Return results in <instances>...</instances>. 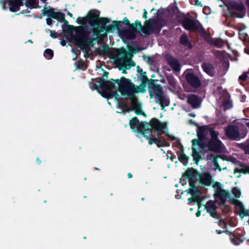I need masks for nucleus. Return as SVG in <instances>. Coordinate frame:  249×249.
I'll use <instances>...</instances> for the list:
<instances>
[{"mask_svg":"<svg viewBox=\"0 0 249 249\" xmlns=\"http://www.w3.org/2000/svg\"><path fill=\"white\" fill-rule=\"evenodd\" d=\"M105 92L109 98H113L118 101L122 98H130L131 107L137 114H141V105L138 102L135 94L145 91L144 85L137 86L131 81L124 77L120 79L111 80L102 85Z\"/></svg>","mask_w":249,"mask_h":249,"instance_id":"1","label":"nucleus"},{"mask_svg":"<svg viewBox=\"0 0 249 249\" xmlns=\"http://www.w3.org/2000/svg\"><path fill=\"white\" fill-rule=\"evenodd\" d=\"M42 13L49 17L46 19V22L48 25H51L52 24V18L57 19L58 21L63 23L62 29L64 34L68 39L77 45L85 47L90 44L92 45L93 40L97 36L95 30L88 32L82 27H74L69 25L68 22L64 18V14L54 12L53 9H47L45 6L42 10Z\"/></svg>","mask_w":249,"mask_h":249,"instance_id":"2","label":"nucleus"},{"mask_svg":"<svg viewBox=\"0 0 249 249\" xmlns=\"http://www.w3.org/2000/svg\"><path fill=\"white\" fill-rule=\"evenodd\" d=\"M99 11L96 10H90L87 17L85 18H78V21L81 24H84L85 22H88L91 27L95 26L98 23H101L102 25L101 27H97L96 28H92L88 29L87 28L83 27L88 32H91L92 30L96 31L95 34H97V37L93 40L92 45H89L85 47H83L80 45H78L81 49H89L90 47H92L96 41H102L107 36V33L105 31V25L109 22L108 19L107 18H100ZM83 27V26H82Z\"/></svg>","mask_w":249,"mask_h":249,"instance_id":"3","label":"nucleus"},{"mask_svg":"<svg viewBox=\"0 0 249 249\" xmlns=\"http://www.w3.org/2000/svg\"><path fill=\"white\" fill-rule=\"evenodd\" d=\"M6 5L11 12L20 10L21 7L27 8L26 10H22V14L29 13V9L40 8L36 0H5L2 6L3 9H6Z\"/></svg>","mask_w":249,"mask_h":249,"instance_id":"4","label":"nucleus"},{"mask_svg":"<svg viewBox=\"0 0 249 249\" xmlns=\"http://www.w3.org/2000/svg\"><path fill=\"white\" fill-rule=\"evenodd\" d=\"M119 55L115 59V63L118 68L123 71V73H126V70L130 69L135 66V63L127 55L126 51L120 49L118 51Z\"/></svg>","mask_w":249,"mask_h":249,"instance_id":"5","label":"nucleus"},{"mask_svg":"<svg viewBox=\"0 0 249 249\" xmlns=\"http://www.w3.org/2000/svg\"><path fill=\"white\" fill-rule=\"evenodd\" d=\"M204 140L205 139H193L191 141L192 145V156L193 158V160L197 165H198L199 161L202 160V158L200 154L201 151H200L199 149H197L196 147L197 146H199L202 150H203L205 152H207L206 150L208 149V142L207 143L204 142Z\"/></svg>","mask_w":249,"mask_h":249,"instance_id":"6","label":"nucleus"},{"mask_svg":"<svg viewBox=\"0 0 249 249\" xmlns=\"http://www.w3.org/2000/svg\"><path fill=\"white\" fill-rule=\"evenodd\" d=\"M211 138L208 141V149L207 152H221L223 150L224 145L218 139V132L213 130H210Z\"/></svg>","mask_w":249,"mask_h":249,"instance_id":"7","label":"nucleus"},{"mask_svg":"<svg viewBox=\"0 0 249 249\" xmlns=\"http://www.w3.org/2000/svg\"><path fill=\"white\" fill-rule=\"evenodd\" d=\"M229 5V12L231 17L242 18L245 16V8L242 2L231 1Z\"/></svg>","mask_w":249,"mask_h":249,"instance_id":"8","label":"nucleus"},{"mask_svg":"<svg viewBox=\"0 0 249 249\" xmlns=\"http://www.w3.org/2000/svg\"><path fill=\"white\" fill-rule=\"evenodd\" d=\"M134 25L136 29L139 27V29L144 34H150L156 27V19L154 18H150L145 22L144 26H142L140 21H137Z\"/></svg>","mask_w":249,"mask_h":249,"instance_id":"9","label":"nucleus"},{"mask_svg":"<svg viewBox=\"0 0 249 249\" xmlns=\"http://www.w3.org/2000/svg\"><path fill=\"white\" fill-rule=\"evenodd\" d=\"M142 80V84L140 86L144 85L146 87V84L148 82L149 94L151 98L156 96V84L155 80H149L146 76V72H143L141 74H139Z\"/></svg>","mask_w":249,"mask_h":249,"instance_id":"10","label":"nucleus"},{"mask_svg":"<svg viewBox=\"0 0 249 249\" xmlns=\"http://www.w3.org/2000/svg\"><path fill=\"white\" fill-rule=\"evenodd\" d=\"M169 13L168 9L159 10L157 12V32L160 31L161 27L166 23V20L164 18L166 17Z\"/></svg>","mask_w":249,"mask_h":249,"instance_id":"11","label":"nucleus"},{"mask_svg":"<svg viewBox=\"0 0 249 249\" xmlns=\"http://www.w3.org/2000/svg\"><path fill=\"white\" fill-rule=\"evenodd\" d=\"M162 88L160 85H157V99L163 109L164 107L169 105L170 101L168 97L162 92Z\"/></svg>","mask_w":249,"mask_h":249,"instance_id":"12","label":"nucleus"},{"mask_svg":"<svg viewBox=\"0 0 249 249\" xmlns=\"http://www.w3.org/2000/svg\"><path fill=\"white\" fill-rule=\"evenodd\" d=\"M225 131L226 135L229 139L238 140L240 139L238 125H228Z\"/></svg>","mask_w":249,"mask_h":249,"instance_id":"13","label":"nucleus"},{"mask_svg":"<svg viewBox=\"0 0 249 249\" xmlns=\"http://www.w3.org/2000/svg\"><path fill=\"white\" fill-rule=\"evenodd\" d=\"M182 24L184 28L189 31H196L199 28L198 22L190 18H185L182 21Z\"/></svg>","mask_w":249,"mask_h":249,"instance_id":"14","label":"nucleus"},{"mask_svg":"<svg viewBox=\"0 0 249 249\" xmlns=\"http://www.w3.org/2000/svg\"><path fill=\"white\" fill-rule=\"evenodd\" d=\"M137 29L134 27L133 24H130L127 29L120 31V35L122 37L125 39H133L135 37Z\"/></svg>","mask_w":249,"mask_h":249,"instance_id":"15","label":"nucleus"},{"mask_svg":"<svg viewBox=\"0 0 249 249\" xmlns=\"http://www.w3.org/2000/svg\"><path fill=\"white\" fill-rule=\"evenodd\" d=\"M186 80L194 88H198L201 86V82L198 77L192 73H188L186 75Z\"/></svg>","mask_w":249,"mask_h":249,"instance_id":"16","label":"nucleus"},{"mask_svg":"<svg viewBox=\"0 0 249 249\" xmlns=\"http://www.w3.org/2000/svg\"><path fill=\"white\" fill-rule=\"evenodd\" d=\"M213 181V177L209 172H203L200 174L199 182L202 185L210 186Z\"/></svg>","mask_w":249,"mask_h":249,"instance_id":"17","label":"nucleus"},{"mask_svg":"<svg viewBox=\"0 0 249 249\" xmlns=\"http://www.w3.org/2000/svg\"><path fill=\"white\" fill-rule=\"evenodd\" d=\"M231 202L232 204L239 207L240 211L237 213L241 218L247 216H249V210L245 209L243 204L240 201L234 198H232Z\"/></svg>","mask_w":249,"mask_h":249,"instance_id":"18","label":"nucleus"},{"mask_svg":"<svg viewBox=\"0 0 249 249\" xmlns=\"http://www.w3.org/2000/svg\"><path fill=\"white\" fill-rule=\"evenodd\" d=\"M197 128L196 130V135L198 137L197 139H205L209 132L210 133L212 128H209V125H196Z\"/></svg>","mask_w":249,"mask_h":249,"instance_id":"19","label":"nucleus"},{"mask_svg":"<svg viewBox=\"0 0 249 249\" xmlns=\"http://www.w3.org/2000/svg\"><path fill=\"white\" fill-rule=\"evenodd\" d=\"M166 59L167 63L175 71L178 72L180 70V65L178 59L169 55H166Z\"/></svg>","mask_w":249,"mask_h":249,"instance_id":"20","label":"nucleus"},{"mask_svg":"<svg viewBox=\"0 0 249 249\" xmlns=\"http://www.w3.org/2000/svg\"><path fill=\"white\" fill-rule=\"evenodd\" d=\"M187 102L194 108H198L201 106L199 98L194 94H190L187 97Z\"/></svg>","mask_w":249,"mask_h":249,"instance_id":"21","label":"nucleus"},{"mask_svg":"<svg viewBox=\"0 0 249 249\" xmlns=\"http://www.w3.org/2000/svg\"><path fill=\"white\" fill-rule=\"evenodd\" d=\"M167 126V125H157V136L165 134L172 141L176 140L177 142H178V140L177 138L169 135Z\"/></svg>","mask_w":249,"mask_h":249,"instance_id":"22","label":"nucleus"},{"mask_svg":"<svg viewBox=\"0 0 249 249\" xmlns=\"http://www.w3.org/2000/svg\"><path fill=\"white\" fill-rule=\"evenodd\" d=\"M230 196L229 192L224 189L216 191L214 195V196L218 198L222 203H225L226 198H229Z\"/></svg>","mask_w":249,"mask_h":249,"instance_id":"23","label":"nucleus"},{"mask_svg":"<svg viewBox=\"0 0 249 249\" xmlns=\"http://www.w3.org/2000/svg\"><path fill=\"white\" fill-rule=\"evenodd\" d=\"M218 158H220L224 159L222 158V156H221V155L215 156L213 154L207 155V157H206L207 160H211L212 162L213 163V165L214 166V169L218 170L219 171H221V168L218 163L217 159Z\"/></svg>","mask_w":249,"mask_h":249,"instance_id":"24","label":"nucleus"},{"mask_svg":"<svg viewBox=\"0 0 249 249\" xmlns=\"http://www.w3.org/2000/svg\"><path fill=\"white\" fill-rule=\"evenodd\" d=\"M198 172L196 169L193 168H188L185 173L183 174V177H186L189 180L194 179Z\"/></svg>","mask_w":249,"mask_h":249,"instance_id":"25","label":"nucleus"},{"mask_svg":"<svg viewBox=\"0 0 249 249\" xmlns=\"http://www.w3.org/2000/svg\"><path fill=\"white\" fill-rule=\"evenodd\" d=\"M203 71L208 75L212 76L214 73V68L213 65L209 63H205L202 65Z\"/></svg>","mask_w":249,"mask_h":249,"instance_id":"26","label":"nucleus"},{"mask_svg":"<svg viewBox=\"0 0 249 249\" xmlns=\"http://www.w3.org/2000/svg\"><path fill=\"white\" fill-rule=\"evenodd\" d=\"M177 154L179 161L181 162L184 166L187 165L189 157L184 153L183 150L181 151L178 152Z\"/></svg>","mask_w":249,"mask_h":249,"instance_id":"27","label":"nucleus"},{"mask_svg":"<svg viewBox=\"0 0 249 249\" xmlns=\"http://www.w3.org/2000/svg\"><path fill=\"white\" fill-rule=\"evenodd\" d=\"M180 42L181 44L187 46L189 48H192V44L189 41L187 36L185 34H182L180 38Z\"/></svg>","mask_w":249,"mask_h":249,"instance_id":"28","label":"nucleus"},{"mask_svg":"<svg viewBox=\"0 0 249 249\" xmlns=\"http://www.w3.org/2000/svg\"><path fill=\"white\" fill-rule=\"evenodd\" d=\"M237 146L244 152L245 154H249V141H247L244 142L237 143Z\"/></svg>","mask_w":249,"mask_h":249,"instance_id":"29","label":"nucleus"},{"mask_svg":"<svg viewBox=\"0 0 249 249\" xmlns=\"http://www.w3.org/2000/svg\"><path fill=\"white\" fill-rule=\"evenodd\" d=\"M240 172H242L244 174H249V166H246L244 168L239 169L237 168H235L234 169V174L238 173V174L236 175V177L239 178L241 177Z\"/></svg>","mask_w":249,"mask_h":249,"instance_id":"30","label":"nucleus"},{"mask_svg":"<svg viewBox=\"0 0 249 249\" xmlns=\"http://www.w3.org/2000/svg\"><path fill=\"white\" fill-rule=\"evenodd\" d=\"M205 208L208 212L211 210H216L217 207L212 200H209L205 205Z\"/></svg>","mask_w":249,"mask_h":249,"instance_id":"31","label":"nucleus"},{"mask_svg":"<svg viewBox=\"0 0 249 249\" xmlns=\"http://www.w3.org/2000/svg\"><path fill=\"white\" fill-rule=\"evenodd\" d=\"M157 146L159 147L162 146L168 147L170 146V143L164 139L161 140L157 138Z\"/></svg>","mask_w":249,"mask_h":249,"instance_id":"32","label":"nucleus"},{"mask_svg":"<svg viewBox=\"0 0 249 249\" xmlns=\"http://www.w3.org/2000/svg\"><path fill=\"white\" fill-rule=\"evenodd\" d=\"M44 55L46 59H51L53 56V52L52 50L47 49L44 51Z\"/></svg>","mask_w":249,"mask_h":249,"instance_id":"33","label":"nucleus"},{"mask_svg":"<svg viewBox=\"0 0 249 249\" xmlns=\"http://www.w3.org/2000/svg\"><path fill=\"white\" fill-rule=\"evenodd\" d=\"M232 123L234 124H249V121L244 119L234 120Z\"/></svg>","mask_w":249,"mask_h":249,"instance_id":"34","label":"nucleus"},{"mask_svg":"<svg viewBox=\"0 0 249 249\" xmlns=\"http://www.w3.org/2000/svg\"><path fill=\"white\" fill-rule=\"evenodd\" d=\"M192 196L194 199V201L197 203V204L198 206V208L199 209L202 206V203H201L202 199H201L200 196L199 195V194H197L194 195Z\"/></svg>","mask_w":249,"mask_h":249,"instance_id":"35","label":"nucleus"},{"mask_svg":"<svg viewBox=\"0 0 249 249\" xmlns=\"http://www.w3.org/2000/svg\"><path fill=\"white\" fill-rule=\"evenodd\" d=\"M222 105L225 109H229L232 106V101L229 99H226L223 101Z\"/></svg>","mask_w":249,"mask_h":249,"instance_id":"36","label":"nucleus"},{"mask_svg":"<svg viewBox=\"0 0 249 249\" xmlns=\"http://www.w3.org/2000/svg\"><path fill=\"white\" fill-rule=\"evenodd\" d=\"M231 192L236 198H239L241 196V191L237 187H233L232 189Z\"/></svg>","mask_w":249,"mask_h":249,"instance_id":"37","label":"nucleus"},{"mask_svg":"<svg viewBox=\"0 0 249 249\" xmlns=\"http://www.w3.org/2000/svg\"><path fill=\"white\" fill-rule=\"evenodd\" d=\"M167 79L169 85L173 88H176L177 86V81L175 78L172 76H170L167 77Z\"/></svg>","mask_w":249,"mask_h":249,"instance_id":"38","label":"nucleus"},{"mask_svg":"<svg viewBox=\"0 0 249 249\" xmlns=\"http://www.w3.org/2000/svg\"><path fill=\"white\" fill-rule=\"evenodd\" d=\"M242 235H241L240 233L235 231L232 233V236H231L230 237L235 238L236 239H238V241L239 242H243V240L242 239Z\"/></svg>","mask_w":249,"mask_h":249,"instance_id":"39","label":"nucleus"},{"mask_svg":"<svg viewBox=\"0 0 249 249\" xmlns=\"http://www.w3.org/2000/svg\"><path fill=\"white\" fill-rule=\"evenodd\" d=\"M188 194H190L192 195V196H193L194 195H196L197 194H199V190L196 188V189H190L189 188L188 190L186 191Z\"/></svg>","mask_w":249,"mask_h":249,"instance_id":"40","label":"nucleus"},{"mask_svg":"<svg viewBox=\"0 0 249 249\" xmlns=\"http://www.w3.org/2000/svg\"><path fill=\"white\" fill-rule=\"evenodd\" d=\"M147 123H140L138 119L137 118H134L130 121L129 124H146Z\"/></svg>","mask_w":249,"mask_h":249,"instance_id":"41","label":"nucleus"},{"mask_svg":"<svg viewBox=\"0 0 249 249\" xmlns=\"http://www.w3.org/2000/svg\"><path fill=\"white\" fill-rule=\"evenodd\" d=\"M213 187L214 188L216 189V191H218V190H222V189H221V184L220 182H215L213 184Z\"/></svg>","mask_w":249,"mask_h":249,"instance_id":"42","label":"nucleus"},{"mask_svg":"<svg viewBox=\"0 0 249 249\" xmlns=\"http://www.w3.org/2000/svg\"><path fill=\"white\" fill-rule=\"evenodd\" d=\"M120 109L123 112H126L129 110V109L126 105H122L120 107Z\"/></svg>","mask_w":249,"mask_h":249,"instance_id":"43","label":"nucleus"},{"mask_svg":"<svg viewBox=\"0 0 249 249\" xmlns=\"http://www.w3.org/2000/svg\"><path fill=\"white\" fill-rule=\"evenodd\" d=\"M189 188H190V189L197 188L195 185V182L194 179L189 180Z\"/></svg>","mask_w":249,"mask_h":249,"instance_id":"44","label":"nucleus"},{"mask_svg":"<svg viewBox=\"0 0 249 249\" xmlns=\"http://www.w3.org/2000/svg\"><path fill=\"white\" fill-rule=\"evenodd\" d=\"M230 240L233 245L236 246L240 245L242 243L238 241V239H236L235 238L230 237Z\"/></svg>","mask_w":249,"mask_h":249,"instance_id":"45","label":"nucleus"},{"mask_svg":"<svg viewBox=\"0 0 249 249\" xmlns=\"http://www.w3.org/2000/svg\"><path fill=\"white\" fill-rule=\"evenodd\" d=\"M248 77L247 73L245 72L243 73L242 75L239 76V79L242 80L243 81H245Z\"/></svg>","mask_w":249,"mask_h":249,"instance_id":"46","label":"nucleus"},{"mask_svg":"<svg viewBox=\"0 0 249 249\" xmlns=\"http://www.w3.org/2000/svg\"><path fill=\"white\" fill-rule=\"evenodd\" d=\"M208 213H209L210 215L213 218L215 217L217 215V212L216 211V210H211L209 212H208Z\"/></svg>","mask_w":249,"mask_h":249,"instance_id":"47","label":"nucleus"},{"mask_svg":"<svg viewBox=\"0 0 249 249\" xmlns=\"http://www.w3.org/2000/svg\"><path fill=\"white\" fill-rule=\"evenodd\" d=\"M137 71L139 74H141L143 72L142 69L140 68L139 66H137Z\"/></svg>","mask_w":249,"mask_h":249,"instance_id":"48","label":"nucleus"},{"mask_svg":"<svg viewBox=\"0 0 249 249\" xmlns=\"http://www.w3.org/2000/svg\"><path fill=\"white\" fill-rule=\"evenodd\" d=\"M50 32V36L52 37H53V38H55L56 37V36L55 35V32H53L52 30H49Z\"/></svg>","mask_w":249,"mask_h":249,"instance_id":"49","label":"nucleus"},{"mask_svg":"<svg viewBox=\"0 0 249 249\" xmlns=\"http://www.w3.org/2000/svg\"><path fill=\"white\" fill-rule=\"evenodd\" d=\"M224 233H225L226 234L229 235H231L232 236V232L228 230H225L224 231Z\"/></svg>","mask_w":249,"mask_h":249,"instance_id":"50","label":"nucleus"},{"mask_svg":"<svg viewBox=\"0 0 249 249\" xmlns=\"http://www.w3.org/2000/svg\"><path fill=\"white\" fill-rule=\"evenodd\" d=\"M188 202L189 203H191L193 202H194V199H193V197L192 196V197H190V198H189L188 199Z\"/></svg>","mask_w":249,"mask_h":249,"instance_id":"51","label":"nucleus"},{"mask_svg":"<svg viewBox=\"0 0 249 249\" xmlns=\"http://www.w3.org/2000/svg\"><path fill=\"white\" fill-rule=\"evenodd\" d=\"M200 214H201V212H200V211L198 210L196 213V217H199L200 215Z\"/></svg>","mask_w":249,"mask_h":249,"instance_id":"52","label":"nucleus"},{"mask_svg":"<svg viewBox=\"0 0 249 249\" xmlns=\"http://www.w3.org/2000/svg\"><path fill=\"white\" fill-rule=\"evenodd\" d=\"M215 231L217 234H219L224 233V231H221V230H216Z\"/></svg>","mask_w":249,"mask_h":249,"instance_id":"53","label":"nucleus"},{"mask_svg":"<svg viewBox=\"0 0 249 249\" xmlns=\"http://www.w3.org/2000/svg\"><path fill=\"white\" fill-rule=\"evenodd\" d=\"M245 52L246 53H247L249 54V46L247 48L245 49Z\"/></svg>","mask_w":249,"mask_h":249,"instance_id":"54","label":"nucleus"},{"mask_svg":"<svg viewBox=\"0 0 249 249\" xmlns=\"http://www.w3.org/2000/svg\"><path fill=\"white\" fill-rule=\"evenodd\" d=\"M189 123L190 124H195V122L193 120H192V119H191V120H190L189 121Z\"/></svg>","mask_w":249,"mask_h":249,"instance_id":"55","label":"nucleus"},{"mask_svg":"<svg viewBox=\"0 0 249 249\" xmlns=\"http://www.w3.org/2000/svg\"><path fill=\"white\" fill-rule=\"evenodd\" d=\"M160 81V82H161L162 83H165V79L162 78H161V79L160 80L157 79V81Z\"/></svg>","mask_w":249,"mask_h":249,"instance_id":"56","label":"nucleus"},{"mask_svg":"<svg viewBox=\"0 0 249 249\" xmlns=\"http://www.w3.org/2000/svg\"><path fill=\"white\" fill-rule=\"evenodd\" d=\"M60 44L62 46H64L66 45V42L65 40L61 41Z\"/></svg>","mask_w":249,"mask_h":249,"instance_id":"57","label":"nucleus"},{"mask_svg":"<svg viewBox=\"0 0 249 249\" xmlns=\"http://www.w3.org/2000/svg\"><path fill=\"white\" fill-rule=\"evenodd\" d=\"M146 14H147V12L145 10H144V12L143 13V17L145 18H146Z\"/></svg>","mask_w":249,"mask_h":249,"instance_id":"58","label":"nucleus"},{"mask_svg":"<svg viewBox=\"0 0 249 249\" xmlns=\"http://www.w3.org/2000/svg\"><path fill=\"white\" fill-rule=\"evenodd\" d=\"M158 124H166V123L160 124V122L157 119V125Z\"/></svg>","mask_w":249,"mask_h":249,"instance_id":"59","label":"nucleus"},{"mask_svg":"<svg viewBox=\"0 0 249 249\" xmlns=\"http://www.w3.org/2000/svg\"><path fill=\"white\" fill-rule=\"evenodd\" d=\"M176 159V157L175 156H172L171 157V160L172 161H174V160Z\"/></svg>","mask_w":249,"mask_h":249,"instance_id":"60","label":"nucleus"},{"mask_svg":"<svg viewBox=\"0 0 249 249\" xmlns=\"http://www.w3.org/2000/svg\"><path fill=\"white\" fill-rule=\"evenodd\" d=\"M189 115L191 116V117H193L196 116V115L193 114V113H189Z\"/></svg>","mask_w":249,"mask_h":249,"instance_id":"61","label":"nucleus"},{"mask_svg":"<svg viewBox=\"0 0 249 249\" xmlns=\"http://www.w3.org/2000/svg\"><path fill=\"white\" fill-rule=\"evenodd\" d=\"M246 3L248 8H249V0H246Z\"/></svg>","mask_w":249,"mask_h":249,"instance_id":"62","label":"nucleus"},{"mask_svg":"<svg viewBox=\"0 0 249 249\" xmlns=\"http://www.w3.org/2000/svg\"><path fill=\"white\" fill-rule=\"evenodd\" d=\"M236 158H233L232 160H231V161L233 162H235V161H236Z\"/></svg>","mask_w":249,"mask_h":249,"instance_id":"63","label":"nucleus"},{"mask_svg":"<svg viewBox=\"0 0 249 249\" xmlns=\"http://www.w3.org/2000/svg\"><path fill=\"white\" fill-rule=\"evenodd\" d=\"M68 15L70 16L71 17H72V14L70 13V12H68Z\"/></svg>","mask_w":249,"mask_h":249,"instance_id":"64","label":"nucleus"}]
</instances>
